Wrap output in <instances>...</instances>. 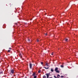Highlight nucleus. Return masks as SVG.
<instances>
[{
  "label": "nucleus",
  "instance_id": "11",
  "mask_svg": "<svg viewBox=\"0 0 78 78\" xmlns=\"http://www.w3.org/2000/svg\"><path fill=\"white\" fill-rule=\"evenodd\" d=\"M36 75V73H34L32 75V76H34Z\"/></svg>",
  "mask_w": 78,
  "mask_h": 78
},
{
  "label": "nucleus",
  "instance_id": "23",
  "mask_svg": "<svg viewBox=\"0 0 78 78\" xmlns=\"http://www.w3.org/2000/svg\"><path fill=\"white\" fill-rule=\"evenodd\" d=\"M51 55H53V52H52V53H51Z\"/></svg>",
  "mask_w": 78,
  "mask_h": 78
},
{
  "label": "nucleus",
  "instance_id": "8",
  "mask_svg": "<svg viewBox=\"0 0 78 78\" xmlns=\"http://www.w3.org/2000/svg\"><path fill=\"white\" fill-rule=\"evenodd\" d=\"M56 72V73H59V70H57L56 71H55Z\"/></svg>",
  "mask_w": 78,
  "mask_h": 78
},
{
  "label": "nucleus",
  "instance_id": "20",
  "mask_svg": "<svg viewBox=\"0 0 78 78\" xmlns=\"http://www.w3.org/2000/svg\"><path fill=\"white\" fill-rule=\"evenodd\" d=\"M43 62H41V64L42 65V64H43Z\"/></svg>",
  "mask_w": 78,
  "mask_h": 78
},
{
  "label": "nucleus",
  "instance_id": "21",
  "mask_svg": "<svg viewBox=\"0 0 78 78\" xmlns=\"http://www.w3.org/2000/svg\"><path fill=\"white\" fill-rule=\"evenodd\" d=\"M45 34V35H47V33H46Z\"/></svg>",
  "mask_w": 78,
  "mask_h": 78
},
{
  "label": "nucleus",
  "instance_id": "26",
  "mask_svg": "<svg viewBox=\"0 0 78 78\" xmlns=\"http://www.w3.org/2000/svg\"><path fill=\"white\" fill-rule=\"evenodd\" d=\"M9 49H11V48H9Z\"/></svg>",
  "mask_w": 78,
  "mask_h": 78
},
{
  "label": "nucleus",
  "instance_id": "18",
  "mask_svg": "<svg viewBox=\"0 0 78 78\" xmlns=\"http://www.w3.org/2000/svg\"><path fill=\"white\" fill-rule=\"evenodd\" d=\"M54 78H57V77L56 76H54Z\"/></svg>",
  "mask_w": 78,
  "mask_h": 78
},
{
  "label": "nucleus",
  "instance_id": "4",
  "mask_svg": "<svg viewBox=\"0 0 78 78\" xmlns=\"http://www.w3.org/2000/svg\"><path fill=\"white\" fill-rule=\"evenodd\" d=\"M45 66H47V67H49V66L48 65V63H46V64L45 65Z\"/></svg>",
  "mask_w": 78,
  "mask_h": 78
},
{
  "label": "nucleus",
  "instance_id": "6",
  "mask_svg": "<svg viewBox=\"0 0 78 78\" xmlns=\"http://www.w3.org/2000/svg\"><path fill=\"white\" fill-rule=\"evenodd\" d=\"M43 68H45V69H48L49 68V67H48V68H47L46 67H43Z\"/></svg>",
  "mask_w": 78,
  "mask_h": 78
},
{
  "label": "nucleus",
  "instance_id": "22",
  "mask_svg": "<svg viewBox=\"0 0 78 78\" xmlns=\"http://www.w3.org/2000/svg\"><path fill=\"white\" fill-rule=\"evenodd\" d=\"M8 52H10V50H8Z\"/></svg>",
  "mask_w": 78,
  "mask_h": 78
},
{
  "label": "nucleus",
  "instance_id": "14",
  "mask_svg": "<svg viewBox=\"0 0 78 78\" xmlns=\"http://www.w3.org/2000/svg\"><path fill=\"white\" fill-rule=\"evenodd\" d=\"M43 78H46V76H43Z\"/></svg>",
  "mask_w": 78,
  "mask_h": 78
},
{
  "label": "nucleus",
  "instance_id": "1",
  "mask_svg": "<svg viewBox=\"0 0 78 78\" xmlns=\"http://www.w3.org/2000/svg\"><path fill=\"white\" fill-rule=\"evenodd\" d=\"M46 75L47 76V78H48L49 76L51 75V74H50V73H49L48 74H46Z\"/></svg>",
  "mask_w": 78,
  "mask_h": 78
},
{
  "label": "nucleus",
  "instance_id": "3",
  "mask_svg": "<svg viewBox=\"0 0 78 78\" xmlns=\"http://www.w3.org/2000/svg\"><path fill=\"white\" fill-rule=\"evenodd\" d=\"M14 70L13 69H12L11 71V73H14Z\"/></svg>",
  "mask_w": 78,
  "mask_h": 78
},
{
  "label": "nucleus",
  "instance_id": "16",
  "mask_svg": "<svg viewBox=\"0 0 78 78\" xmlns=\"http://www.w3.org/2000/svg\"><path fill=\"white\" fill-rule=\"evenodd\" d=\"M37 78V76H34V78Z\"/></svg>",
  "mask_w": 78,
  "mask_h": 78
},
{
  "label": "nucleus",
  "instance_id": "19",
  "mask_svg": "<svg viewBox=\"0 0 78 78\" xmlns=\"http://www.w3.org/2000/svg\"><path fill=\"white\" fill-rule=\"evenodd\" d=\"M64 77V76H61V78H63Z\"/></svg>",
  "mask_w": 78,
  "mask_h": 78
},
{
  "label": "nucleus",
  "instance_id": "5",
  "mask_svg": "<svg viewBox=\"0 0 78 78\" xmlns=\"http://www.w3.org/2000/svg\"><path fill=\"white\" fill-rule=\"evenodd\" d=\"M58 68L57 67H56L55 68V71H56L57 70H58Z\"/></svg>",
  "mask_w": 78,
  "mask_h": 78
},
{
  "label": "nucleus",
  "instance_id": "10",
  "mask_svg": "<svg viewBox=\"0 0 78 78\" xmlns=\"http://www.w3.org/2000/svg\"><path fill=\"white\" fill-rule=\"evenodd\" d=\"M41 70H39L38 71V73H41Z\"/></svg>",
  "mask_w": 78,
  "mask_h": 78
},
{
  "label": "nucleus",
  "instance_id": "2",
  "mask_svg": "<svg viewBox=\"0 0 78 78\" xmlns=\"http://www.w3.org/2000/svg\"><path fill=\"white\" fill-rule=\"evenodd\" d=\"M29 66L30 69H31V68H32V64H31V63H30Z\"/></svg>",
  "mask_w": 78,
  "mask_h": 78
},
{
  "label": "nucleus",
  "instance_id": "25",
  "mask_svg": "<svg viewBox=\"0 0 78 78\" xmlns=\"http://www.w3.org/2000/svg\"><path fill=\"white\" fill-rule=\"evenodd\" d=\"M37 42H39V40H37Z\"/></svg>",
  "mask_w": 78,
  "mask_h": 78
},
{
  "label": "nucleus",
  "instance_id": "15",
  "mask_svg": "<svg viewBox=\"0 0 78 78\" xmlns=\"http://www.w3.org/2000/svg\"><path fill=\"white\" fill-rule=\"evenodd\" d=\"M20 58H22V55H21V54H20Z\"/></svg>",
  "mask_w": 78,
  "mask_h": 78
},
{
  "label": "nucleus",
  "instance_id": "24",
  "mask_svg": "<svg viewBox=\"0 0 78 78\" xmlns=\"http://www.w3.org/2000/svg\"><path fill=\"white\" fill-rule=\"evenodd\" d=\"M2 73H3V72L2 71L0 72V74H1Z\"/></svg>",
  "mask_w": 78,
  "mask_h": 78
},
{
  "label": "nucleus",
  "instance_id": "12",
  "mask_svg": "<svg viewBox=\"0 0 78 78\" xmlns=\"http://www.w3.org/2000/svg\"><path fill=\"white\" fill-rule=\"evenodd\" d=\"M51 71L52 72H53V69H51Z\"/></svg>",
  "mask_w": 78,
  "mask_h": 78
},
{
  "label": "nucleus",
  "instance_id": "17",
  "mask_svg": "<svg viewBox=\"0 0 78 78\" xmlns=\"http://www.w3.org/2000/svg\"><path fill=\"white\" fill-rule=\"evenodd\" d=\"M28 42H30V39H28Z\"/></svg>",
  "mask_w": 78,
  "mask_h": 78
},
{
  "label": "nucleus",
  "instance_id": "13",
  "mask_svg": "<svg viewBox=\"0 0 78 78\" xmlns=\"http://www.w3.org/2000/svg\"><path fill=\"white\" fill-rule=\"evenodd\" d=\"M65 40V41H68V39H67L66 38Z\"/></svg>",
  "mask_w": 78,
  "mask_h": 78
},
{
  "label": "nucleus",
  "instance_id": "7",
  "mask_svg": "<svg viewBox=\"0 0 78 78\" xmlns=\"http://www.w3.org/2000/svg\"><path fill=\"white\" fill-rule=\"evenodd\" d=\"M59 77H60V75H59V74H58L57 75V78H59Z\"/></svg>",
  "mask_w": 78,
  "mask_h": 78
},
{
  "label": "nucleus",
  "instance_id": "9",
  "mask_svg": "<svg viewBox=\"0 0 78 78\" xmlns=\"http://www.w3.org/2000/svg\"><path fill=\"white\" fill-rule=\"evenodd\" d=\"M61 67H62V68L63 67H64V65H62L60 66Z\"/></svg>",
  "mask_w": 78,
  "mask_h": 78
}]
</instances>
